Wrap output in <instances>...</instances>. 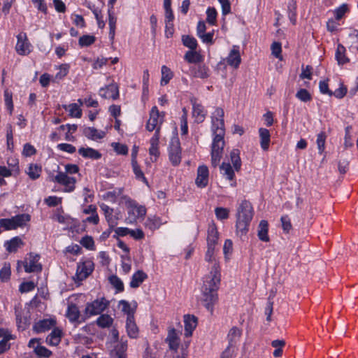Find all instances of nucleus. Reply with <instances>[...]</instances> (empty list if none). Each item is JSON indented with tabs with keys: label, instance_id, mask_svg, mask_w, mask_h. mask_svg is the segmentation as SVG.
<instances>
[{
	"label": "nucleus",
	"instance_id": "4c0bfd02",
	"mask_svg": "<svg viewBox=\"0 0 358 358\" xmlns=\"http://www.w3.org/2000/svg\"><path fill=\"white\" fill-rule=\"evenodd\" d=\"M220 171L223 176L229 180L233 181L234 180L235 174L234 171L229 163L223 162L220 166Z\"/></svg>",
	"mask_w": 358,
	"mask_h": 358
},
{
	"label": "nucleus",
	"instance_id": "a211bd4d",
	"mask_svg": "<svg viewBox=\"0 0 358 358\" xmlns=\"http://www.w3.org/2000/svg\"><path fill=\"white\" fill-rule=\"evenodd\" d=\"M56 324L55 320L45 319L40 320L34 325V331L36 333H42L50 330Z\"/></svg>",
	"mask_w": 358,
	"mask_h": 358
},
{
	"label": "nucleus",
	"instance_id": "412c9836",
	"mask_svg": "<svg viewBox=\"0 0 358 358\" xmlns=\"http://www.w3.org/2000/svg\"><path fill=\"white\" fill-rule=\"evenodd\" d=\"M83 134L85 137L93 141L102 139L106 136L105 131H99L94 127H85Z\"/></svg>",
	"mask_w": 358,
	"mask_h": 358
},
{
	"label": "nucleus",
	"instance_id": "7ed1b4c3",
	"mask_svg": "<svg viewBox=\"0 0 358 358\" xmlns=\"http://www.w3.org/2000/svg\"><path fill=\"white\" fill-rule=\"evenodd\" d=\"M224 136L215 135L213 137L211 145V164L213 167H216L222 157L223 149L224 146Z\"/></svg>",
	"mask_w": 358,
	"mask_h": 358
},
{
	"label": "nucleus",
	"instance_id": "f3484780",
	"mask_svg": "<svg viewBox=\"0 0 358 358\" xmlns=\"http://www.w3.org/2000/svg\"><path fill=\"white\" fill-rule=\"evenodd\" d=\"M101 210L104 213L106 221L108 223L110 230L117 225V218L113 215V209L105 203L100 204Z\"/></svg>",
	"mask_w": 358,
	"mask_h": 358
},
{
	"label": "nucleus",
	"instance_id": "49530a36",
	"mask_svg": "<svg viewBox=\"0 0 358 358\" xmlns=\"http://www.w3.org/2000/svg\"><path fill=\"white\" fill-rule=\"evenodd\" d=\"M327 135L324 131L319 133L317 136V145L320 154H322L325 149Z\"/></svg>",
	"mask_w": 358,
	"mask_h": 358
},
{
	"label": "nucleus",
	"instance_id": "2eb2a0df",
	"mask_svg": "<svg viewBox=\"0 0 358 358\" xmlns=\"http://www.w3.org/2000/svg\"><path fill=\"white\" fill-rule=\"evenodd\" d=\"M192 115L195 119V122L197 123L203 122L207 115V111L205 110L204 107L201 103L194 102L192 103Z\"/></svg>",
	"mask_w": 358,
	"mask_h": 358
},
{
	"label": "nucleus",
	"instance_id": "423d86ee",
	"mask_svg": "<svg viewBox=\"0 0 358 358\" xmlns=\"http://www.w3.org/2000/svg\"><path fill=\"white\" fill-rule=\"evenodd\" d=\"M40 256L30 253L24 261L17 262V268L22 264L27 273H39L42 271V265L38 262Z\"/></svg>",
	"mask_w": 358,
	"mask_h": 358
},
{
	"label": "nucleus",
	"instance_id": "473e14b6",
	"mask_svg": "<svg viewBox=\"0 0 358 358\" xmlns=\"http://www.w3.org/2000/svg\"><path fill=\"white\" fill-rule=\"evenodd\" d=\"M108 25H109V37L111 41H113L115 34V29H116V22L117 17L115 15L113 10L111 9H108Z\"/></svg>",
	"mask_w": 358,
	"mask_h": 358
},
{
	"label": "nucleus",
	"instance_id": "338daca9",
	"mask_svg": "<svg viewBox=\"0 0 358 358\" xmlns=\"http://www.w3.org/2000/svg\"><path fill=\"white\" fill-rule=\"evenodd\" d=\"M216 217L219 220L227 219L229 217V210L225 208L218 207L215 210Z\"/></svg>",
	"mask_w": 358,
	"mask_h": 358
},
{
	"label": "nucleus",
	"instance_id": "c9c22d12",
	"mask_svg": "<svg viewBox=\"0 0 358 358\" xmlns=\"http://www.w3.org/2000/svg\"><path fill=\"white\" fill-rule=\"evenodd\" d=\"M113 323V319L108 314L101 315L96 321V324L100 328H109Z\"/></svg>",
	"mask_w": 358,
	"mask_h": 358
},
{
	"label": "nucleus",
	"instance_id": "0e129e2a",
	"mask_svg": "<svg viewBox=\"0 0 358 358\" xmlns=\"http://www.w3.org/2000/svg\"><path fill=\"white\" fill-rule=\"evenodd\" d=\"M281 222L282 229L285 232L289 233V231L292 229V224L290 219L288 215H285L281 217Z\"/></svg>",
	"mask_w": 358,
	"mask_h": 358
},
{
	"label": "nucleus",
	"instance_id": "4d7b16f0",
	"mask_svg": "<svg viewBox=\"0 0 358 358\" xmlns=\"http://www.w3.org/2000/svg\"><path fill=\"white\" fill-rule=\"evenodd\" d=\"M145 227L149 228L150 230H155L159 227L160 220L158 217L148 218L145 223Z\"/></svg>",
	"mask_w": 358,
	"mask_h": 358
},
{
	"label": "nucleus",
	"instance_id": "052dcab7",
	"mask_svg": "<svg viewBox=\"0 0 358 358\" xmlns=\"http://www.w3.org/2000/svg\"><path fill=\"white\" fill-rule=\"evenodd\" d=\"M183 115L181 117V132L182 135H185L188 131L187 127V112L186 108L182 109Z\"/></svg>",
	"mask_w": 358,
	"mask_h": 358
},
{
	"label": "nucleus",
	"instance_id": "79ce46f5",
	"mask_svg": "<svg viewBox=\"0 0 358 358\" xmlns=\"http://www.w3.org/2000/svg\"><path fill=\"white\" fill-rule=\"evenodd\" d=\"M345 48L343 45L338 44L336 52V59L338 64H344L349 62V59L345 57Z\"/></svg>",
	"mask_w": 358,
	"mask_h": 358
},
{
	"label": "nucleus",
	"instance_id": "2f4dec72",
	"mask_svg": "<svg viewBox=\"0 0 358 358\" xmlns=\"http://www.w3.org/2000/svg\"><path fill=\"white\" fill-rule=\"evenodd\" d=\"M13 220L14 225L15 226V229L18 227H24L27 222H29L31 220V216L29 214L23 213L19 214L14 217H12Z\"/></svg>",
	"mask_w": 358,
	"mask_h": 358
},
{
	"label": "nucleus",
	"instance_id": "ea45409f",
	"mask_svg": "<svg viewBox=\"0 0 358 358\" xmlns=\"http://www.w3.org/2000/svg\"><path fill=\"white\" fill-rule=\"evenodd\" d=\"M41 166L37 164H31L26 173L31 180H36L41 176Z\"/></svg>",
	"mask_w": 358,
	"mask_h": 358
},
{
	"label": "nucleus",
	"instance_id": "603ef678",
	"mask_svg": "<svg viewBox=\"0 0 358 358\" xmlns=\"http://www.w3.org/2000/svg\"><path fill=\"white\" fill-rule=\"evenodd\" d=\"M111 146L118 155H127L128 154V147L124 144L113 142L111 143Z\"/></svg>",
	"mask_w": 358,
	"mask_h": 358
},
{
	"label": "nucleus",
	"instance_id": "e433bc0d",
	"mask_svg": "<svg viewBox=\"0 0 358 358\" xmlns=\"http://www.w3.org/2000/svg\"><path fill=\"white\" fill-rule=\"evenodd\" d=\"M230 159L236 171H239L241 168V160L240 158V151L238 149H234L230 152Z\"/></svg>",
	"mask_w": 358,
	"mask_h": 358
},
{
	"label": "nucleus",
	"instance_id": "aec40b11",
	"mask_svg": "<svg viewBox=\"0 0 358 358\" xmlns=\"http://www.w3.org/2000/svg\"><path fill=\"white\" fill-rule=\"evenodd\" d=\"M92 270L93 268L91 262H85L78 265L76 271L78 280H83L90 275Z\"/></svg>",
	"mask_w": 358,
	"mask_h": 358
},
{
	"label": "nucleus",
	"instance_id": "9d476101",
	"mask_svg": "<svg viewBox=\"0 0 358 358\" xmlns=\"http://www.w3.org/2000/svg\"><path fill=\"white\" fill-rule=\"evenodd\" d=\"M164 114L161 115L157 106H153L150 112V118L146 124V129L149 131L161 129V124L163 122Z\"/></svg>",
	"mask_w": 358,
	"mask_h": 358
},
{
	"label": "nucleus",
	"instance_id": "bb28decb",
	"mask_svg": "<svg viewBox=\"0 0 358 358\" xmlns=\"http://www.w3.org/2000/svg\"><path fill=\"white\" fill-rule=\"evenodd\" d=\"M241 330L236 327H233L227 335L229 346L234 347L241 336Z\"/></svg>",
	"mask_w": 358,
	"mask_h": 358
},
{
	"label": "nucleus",
	"instance_id": "3c124183",
	"mask_svg": "<svg viewBox=\"0 0 358 358\" xmlns=\"http://www.w3.org/2000/svg\"><path fill=\"white\" fill-rule=\"evenodd\" d=\"M34 352L39 357H49L52 355V352L44 346L37 345L34 348Z\"/></svg>",
	"mask_w": 358,
	"mask_h": 358
},
{
	"label": "nucleus",
	"instance_id": "8fccbe9b",
	"mask_svg": "<svg viewBox=\"0 0 358 358\" xmlns=\"http://www.w3.org/2000/svg\"><path fill=\"white\" fill-rule=\"evenodd\" d=\"M96 38L91 35H83L79 38V45L81 47H87L95 42Z\"/></svg>",
	"mask_w": 358,
	"mask_h": 358
},
{
	"label": "nucleus",
	"instance_id": "bf43d9fd",
	"mask_svg": "<svg viewBox=\"0 0 358 358\" xmlns=\"http://www.w3.org/2000/svg\"><path fill=\"white\" fill-rule=\"evenodd\" d=\"M36 285L33 281H27L22 282L19 287V290L22 293H26L34 289Z\"/></svg>",
	"mask_w": 358,
	"mask_h": 358
},
{
	"label": "nucleus",
	"instance_id": "393cba45",
	"mask_svg": "<svg viewBox=\"0 0 358 358\" xmlns=\"http://www.w3.org/2000/svg\"><path fill=\"white\" fill-rule=\"evenodd\" d=\"M78 153L84 158L99 159L101 157V154L92 148H80L78 149Z\"/></svg>",
	"mask_w": 358,
	"mask_h": 358
},
{
	"label": "nucleus",
	"instance_id": "864d4df0",
	"mask_svg": "<svg viewBox=\"0 0 358 358\" xmlns=\"http://www.w3.org/2000/svg\"><path fill=\"white\" fill-rule=\"evenodd\" d=\"M13 222L12 217L0 219V227L3 228L5 230L15 229Z\"/></svg>",
	"mask_w": 358,
	"mask_h": 358
},
{
	"label": "nucleus",
	"instance_id": "9b49d317",
	"mask_svg": "<svg viewBox=\"0 0 358 358\" xmlns=\"http://www.w3.org/2000/svg\"><path fill=\"white\" fill-rule=\"evenodd\" d=\"M17 42L16 44V52L20 55H27L31 52V44L28 41L27 34L20 33L17 35Z\"/></svg>",
	"mask_w": 358,
	"mask_h": 358
},
{
	"label": "nucleus",
	"instance_id": "39448f33",
	"mask_svg": "<svg viewBox=\"0 0 358 358\" xmlns=\"http://www.w3.org/2000/svg\"><path fill=\"white\" fill-rule=\"evenodd\" d=\"M126 206L128 209L129 222H134L138 218H143L146 214V208L143 206H140L134 200L129 198L126 201Z\"/></svg>",
	"mask_w": 358,
	"mask_h": 358
},
{
	"label": "nucleus",
	"instance_id": "a878e982",
	"mask_svg": "<svg viewBox=\"0 0 358 358\" xmlns=\"http://www.w3.org/2000/svg\"><path fill=\"white\" fill-rule=\"evenodd\" d=\"M148 275L145 273H144L141 270H138L135 273L133 274L131 282L130 287L132 288L138 287L141 284L147 279Z\"/></svg>",
	"mask_w": 358,
	"mask_h": 358
},
{
	"label": "nucleus",
	"instance_id": "c756f323",
	"mask_svg": "<svg viewBox=\"0 0 358 358\" xmlns=\"http://www.w3.org/2000/svg\"><path fill=\"white\" fill-rule=\"evenodd\" d=\"M62 331L55 328L46 338V342L50 345H57L61 341Z\"/></svg>",
	"mask_w": 358,
	"mask_h": 358
},
{
	"label": "nucleus",
	"instance_id": "37998d69",
	"mask_svg": "<svg viewBox=\"0 0 358 358\" xmlns=\"http://www.w3.org/2000/svg\"><path fill=\"white\" fill-rule=\"evenodd\" d=\"M182 42L183 45L189 48L191 50H195L197 48V41L196 38L192 36L182 35Z\"/></svg>",
	"mask_w": 358,
	"mask_h": 358
},
{
	"label": "nucleus",
	"instance_id": "f8f14e48",
	"mask_svg": "<svg viewBox=\"0 0 358 358\" xmlns=\"http://www.w3.org/2000/svg\"><path fill=\"white\" fill-rule=\"evenodd\" d=\"M209 171L206 166H199L197 169V176L196 178V185L198 187H206L208 183Z\"/></svg>",
	"mask_w": 358,
	"mask_h": 358
},
{
	"label": "nucleus",
	"instance_id": "680f3d73",
	"mask_svg": "<svg viewBox=\"0 0 358 358\" xmlns=\"http://www.w3.org/2000/svg\"><path fill=\"white\" fill-rule=\"evenodd\" d=\"M10 265L5 264L0 270V278L2 281H7L10 279Z\"/></svg>",
	"mask_w": 358,
	"mask_h": 358
},
{
	"label": "nucleus",
	"instance_id": "cd10ccee",
	"mask_svg": "<svg viewBox=\"0 0 358 358\" xmlns=\"http://www.w3.org/2000/svg\"><path fill=\"white\" fill-rule=\"evenodd\" d=\"M259 134L260 137V145L261 148L264 150H267L270 143V132L267 129L260 128L259 129Z\"/></svg>",
	"mask_w": 358,
	"mask_h": 358
},
{
	"label": "nucleus",
	"instance_id": "72a5a7b5",
	"mask_svg": "<svg viewBox=\"0 0 358 358\" xmlns=\"http://www.w3.org/2000/svg\"><path fill=\"white\" fill-rule=\"evenodd\" d=\"M131 165L136 178L138 180H141L144 183L148 185V182L146 178L145 177L143 172L141 170V168L138 164L136 159H135V155L134 153L132 154Z\"/></svg>",
	"mask_w": 358,
	"mask_h": 358
},
{
	"label": "nucleus",
	"instance_id": "f03ea898",
	"mask_svg": "<svg viewBox=\"0 0 358 358\" xmlns=\"http://www.w3.org/2000/svg\"><path fill=\"white\" fill-rule=\"evenodd\" d=\"M252 217L253 208L251 203L247 200L242 201L236 213V234L239 237L241 238L248 233Z\"/></svg>",
	"mask_w": 358,
	"mask_h": 358
},
{
	"label": "nucleus",
	"instance_id": "20e7f679",
	"mask_svg": "<svg viewBox=\"0 0 358 358\" xmlns=\"http://www.w3.org/2000/svg\"><path fill=\"white\" fill-rule=\"evenodd\" d=\"M224 112L222 108H217L213 113L211 116L212 122V131L213 136L220 135L224 136Z\"/></svg>",
	"mask_w": 358,
	"mask_h": 358
},
{
	"label": "nucleus",
	"instance_id": "774afa93",
	"mask_svg": "<svg viewBox=\"0 0 358 358\" xmlns=\"http://www.w3.org/2000/svg\"><path fill=\"white\" fill-rule=\"evenodd\" d=\"M348 10V5L343 4L335 10V17L337 20H341Z\"/></svg>",
	"mask_w": 358,
	"mask_h": 358
},
{
	"label": "nucleus",
	"instance_id": "69168bd1",
	"mask_svg": "<svg viewBox=\"0 0 358 358\" xmlns=\"http://www.w3.org/2000/svg\"><path fill=\"white\" fill-rule=\"evenodd\" d=\"M45 203L50 207H55L62 203V198L55 196H50L45 199Z\"/></svg>",
	"mask_w": 358,
	"mask_h": 358
},
{
	"label": "nucleus",
	"instance_id": "58836bf2",
	"mask_svg": "<svg viewBox=\"0 0 358 358\" xmlns=\"http://www.w3.org/2000/svg\"><path fill=\"white\" fill-rule=\"evenodd\" d=\"M184 59L188 63L196 64L201 62L202 57L199 53H198L195 50H189L185 53Z\"/></svg>",
	"mask_w": 358,
	"mask_h": 358
},
{
	"label": "nucleus",
	"instance_id": "4be33fe9",
	"mask_svg": "<svg viewBox=\"0 0 358 358\" xmlns=\"http://www.w3.org/2000/svg\"><path fill=\"white\" fill-rule=\"evenodd\" d=\"M207 232V245H216L219 238V234L217 227L213 222L208 224Z\"/></svg>",
	"mask_w": 358,
	"mask_h": 358
},
{
	"label": "nucleus",
	"instance_id": "dca6fc26",
	"mask_svg": "<svg viewBox=\"0 0 358 358\" xmlns=\"http://www.w3.org/2000/svg\"><path fill=\"white\" fill-rule=\"evenodd\" d=\"M185 323V336H191L193 331L197 326V317L194 315H185L184 317Z\"/></svg>",
	"mask_w": 358,
	"mask_h": 358
},
{
	"label": "nucleus",
	"instance_id": "b1692460",
	"mask_svg": "<svg viewBox=\"0 0 358 358\" xmlns=\"http://www.w3.org/2000/svg\"><path fill=\"white\" fill-rule=\"evenodd\" d=\"M241 61V59L239 50L237 48L234 47L227 58V64L234 68H237L239 66Z\"/></svg>",
	"mask_w": 358,
	"mask_h": 358
},
{
	"label": "nucleus",
	"instance_id": "0eeeda50",
	"mask_svg": "<svg viewBox=\"0 0 358 358\" xmlns=\"http://www.w3.org/2000/svg\"><path fill=\"white\" fill-rule=\"evenodd\" d=\"M15 314L18 329L22 331L25 330L30 324L31 313L29 308H23L20 305L15 306Z\"/></svg>",
	"mask_w": 358,
	"mask_h": 358
},
{
	"label": "nucleus",
	"instance_id": "e2e57ef3",
	"mask_svg": "<svg viewBox=\"0 0 358 358\" xmlns=\"http://www.w3.org/2000/svg\"><path fill=\"white\" fill-rule=\"evenodd\" d=\"M271 51L273 56H275L276 58L282 59V47L280 43L273 42L271 45Z\"/></svg>",
	"mask_w": 358,
	"mask_h": 358
},
{
	"label": "nucleus",
	"instance_id": "09e8293b",
	"mask_svg": "<svg viewBox=\"0 0 358 358\" xmlns=\"http://www.w3.org/2000/svg\"><path fill=\"white\" fill-rule=\"evenodd\" d=\"M296 97L303 102H308L312 100L310 93L306 89H300L296 94Z\"/></svg>",
	"mask_w": 358,
	"mask_h": 358
},
{
	"label": "nucleus",
	"instance_id": "a18cd8bd",
	"mask_svg": "<svg viewBox=\"0 0 358 358\" xmlns=\"http://www.w3.org/2000/svg\"><path fill=\"white\" fill-rule=\"evenodd\" d=\"M127 350V341H122L115 347V352L117 358H127L126 351Z\"/></svg>",
	"mask_w": 358,
	"mask_h": 358
},
{
	"label": "nucleus",
	"instance_id": "a19ab883",
	"mask_svg": "<svg viewBox=\"0 0 358 358\" xmlns=\"http://www.w3.org/2000/svg\"><path fill=\"white\" fill-rule=\"evenodd\" d=\"M161 72V85L164 86L167 85L169 83V81L172 79V78L173 77V73L169 67H167L165 65L162 66Z\"/></svg>",
	"mask_w": 358,
	"mask_h": 358
},
{
	"label": "nucleus",
	"instance_id": "6e6d98bb",
	"mask_svg": "<svg viewBox=\"0 0 358 358\" xmlns=\"http://www.w3.org/2000/svg\"><path fill=\"white\" fill-rule=\"evenodd\" d=\"M110 283L117 289V292H121L124 290V285L122 281L116 275L110 278Z\"/></svg>",
	"mask_w": 358,
	"mask_h": 358
},
{
	"label": "nucleus",
	"instance_id": "f257e3e1",
	"mask_svg": "<svg viewBox=\"0 0 358 358\" xmlns=\"http://www.w3.org/2000/svg\"><path fill=\"white\" fill-rule=\"evenodd\" d=\"M215 245H208L205 259L212 264L209 274L203 278L201 287V301L211 313L213 306L218 300L217 291L221 281L220 267L215 257Z\"/></svg>",
	"mask_w": 358,
	"mask_h": 358
},
{
	"label": "nucleus",
	"instance_id": "7c9ffc66",
	"mask_svg": "<svg viewBox=\"0 0 358 358\" xmlns=\"http://www.w3.org/2000/svg\"><path fill=\"white\" fill-rule=\"evenodd\" d=\"M66 316L71 322L78 321L80 317V311L76 304L71 303L68 306Z\"/></svg>",
	"mask_w": 358,
	"mask_h": 358
},
{
	"label": "nucleus",
	"instance_id": "ddd939ff",
	"mask_svg": "<svg viewBox=\"0 0 358 358\" xmlns=\"http://www.w3.org/2000/svg\"><path fill=\"white\" fill-rule=\"evenodd\" d=\"M99 95L104 99L116 100L119 98L118 86L116 84H110L100 89Z\"/></svg>",
	"mask_w": 358,
	"mask_h": 358
},
{
	"label": "nucleus",
	"instance_id": "13d9d810",
	"mask_svg": "<svg viewBox=\"0 0 358 358\" xmlns=\"http://www.w3.org/2000/svg\"><path fill=\"white\" fill-rule=\"evenodd\" d=\"M80 244L88 250H94V242L91 236H85L80 241Z\"/></svg>",
	"mask_w": 358,
	"mask_h": 358
},
{
	"label": "nucleus",
	"instance_id": "6ab92c4d",
	"mask_svg": "<svg viewBox=\"0 0 358 358\" xmlns=\"http://www.w3.org/2000/svg\"><path fill=\"white\" fill-rule=\"evenodd\" d=\"M191 74L194 78L206 79L210 76L209 69L205 64H199L190 69Z\"/></svg>",
	"mask_w": 358,
	"mask_h": 358
},
{
	"label": "nucleus",
	"instance_id": "c85d7f7f",
	"mask_svg": "<svg viewBox=\"0 0 358 358\" xmlns=\"http://www.w3.org/2000/svg\"><path fill=\"white\" fill-rule=\"evenodd\" d=\"M257 236L262 241L268 242L269 236L268 235V224L266 220H261L258 227Z\"/></svg>",
	"mask_w": 358,
	"mask_h": 358
},
{
	"label": "nucleus",
	"instance_id": "f704fd0d",
	"mask_svg": "<svg viewBox=\"0 0 358 358\" xmlns=\"http://www.w3.org/2000/svg\"><path fill=\"white\" fill-rule=\"evenodd\" d=\"M5 245L9 252H15L19 248L23 245V242L20 238L16 236L7 241Z\"/></svg>",
	"mask_w": 358,
	"mask_h": 358
},
{
	"label": "nucleus",
	"instance_id": "4468645a",
	"mask_svg": "<svg viewBox=\"0 0 358 358\" xmlns=\"http://www.w3.org/2000/svg\"><path fill=\"white\" fill-rule=\"evenodd\" d=\"M126 329L127 335L129 338H138L139 330L135 322L134 314H130L129 315V317H127Z\"/></svg>",
	"mask_w": 358,
	"mask_h": 358
},
{
	"label": "nucleus",
	"instance_id": "de8ad7c7",
	"mask_svg": "<svg viewBox=\"0 0 358 358\" xmlns=\"http://www.w3.org/2000/svg\"><path fill=\"white\" fill-rule=\"evenodd\" d=\"M352 130V126H348L345 129V137H344V148L348 149L353 146L354 143L352 139V135L350 131Z\"/></svg>",
	"mask_w": 358,
	"mask_h": 358
},
{
	"label": "nucleus",
	"instance_id": "c03bdc74",
	"mask_svg": "<svg viewBox=\"0 0 358 358\" xmlns=\"http://www.w3.org/2000/svg\"><path fill=\"white\" fill-rule=\"evenodd\" d=\"M63 107L65 110H68L69 108L70 116L77 118L81 117L82 110L76 103H71L69 106L64 105Z\"/></svg>",
	"mask_w": 358,
	"mask_h": 358
},
{
	"label": "nucleus",
	"instance_id": "1a4fd4ad",
	"mask_svg": "<svg viewBox=\"0 0 358 358\" xmlns=\"http://www.w3.org/2000/svg\"><path fill=\"white\" fill-rule=\"evenodd\" d=\"M169 157L173 166H178L181 162L180 143L178 138L171 139L169 145Z\"/></svg>",
	"mask_w": 358,
	"mask_h": 358
},
{
	"label": "nucleus",
	"instance_id": "5fc2aeb1",
	"mask_svg": "<svg viewBox=\"0 0 358 358\" xmlns=\"http://www.w3.org/2000/svg\"><path fill=\"white\" fill-rule=\"evenodd\" d=\"M206 21L210 24H215L216 22L217 11L215 8H208L206 10Z\"/></svg>",
	"mask_w": 358,
	"mask_h": 358
},
{
	"label": "nucleus",
	"instance_id": "6e6552de",
	"mask_svg": "<svg viewBox=\"0 0 358 358\" xmlns=\"http://www.w3.org/2000/svg\"><path fill=\"white\" fill-rule=\"evenodd\" d=\"M109 303L104 297L97 299L86 305L85 314L88 316L99 315L108 307Z\"/></svg>",
	"mask_w": 358,
	"mask_h": 358
},
{
	"label": "nucleus",
	"instance_id": "5701e85b",
	"mask_svg": "<svg viewBox=\"0 0 358 358\" xmlns=\"http://www.w3.org/2000/svg\"><path fill=\"white\" fill-rule=\"evenodd\" d=\"M166 342L171 350H177L179 346V338L175 329L173 328L169 331Z\"/></svg>",
	"mask_w": 358,
	"mask_h": 358
}]
</instances>
